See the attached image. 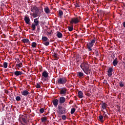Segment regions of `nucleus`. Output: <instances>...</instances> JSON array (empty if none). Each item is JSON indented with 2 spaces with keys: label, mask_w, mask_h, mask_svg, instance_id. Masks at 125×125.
<instances>
[{
  "label": "nucleus",
  "mask_w": 125,
  "mask_h": 125,
  "mask_svg": "<svg viewBox=\"0 0 125 125\" xmlns=\"http://www.w3.org/2000/svg\"><path fill=\"white\" fill-rule=\"evenodd\" d=\"M24 21L26 24L29 25L30 24V18L25 16L24 17Z\"/></svg>",
  "instance_id": "nucleus-14"
},
{
  "label": "nucleus",
  "mask_w": 125,
  "mask_h": 125,
  "mask_svg": "<svg viewBox=\"0 0 125 125\" xmlns=\"http://www.w3.org/2000/svg\"><path fill=\"white\" fill-rule=\"evenodd\" d=\"M44 81L45 82V81H46V80L45 79H44Z\"/></svg>",
  "instance_id": "nucleus-51"
},
{
  "label": "nucleus",
  "mask_w": 125,
  "mask_h": 125,
  "mask_svg": "<svg viewBox=\"0 0 125 125\" xmlns=\"http://www.w3.org/2000/svg\"><path fill=\"white\" fill-rule=\"evenodd\" d=\"M104 82H107V81H106V80H104Z\"/></svg>",
  "instance_id": "nucleus-53"
},
{
  "label": "nucleus",
  "mask_w": 125,
  "mask_h": 125,
  "mask_svg": "<svg viewBox=\"0 0 125 125\" xmlns=\"http://www.w3.org/2000/svg\"><path fill=\"white\" fill-rule=\"evenodd\" d=\"M8 65V63H7V62H3V68H4L5 69H6V68H7Z\"/></svg>",
  "instance_id": "nucleus-30"
},
{
  "label": "nucleus",
  "mask_w": 125,
  "mask_h": 125,
  "mask_svg": "<svg viewBox=\"0 0 125 125\" xmlns=\"http://www.w3.org/2000/svg\"><path fill=\"white\" fill-rule=\"evenodd\" d=\"M86 79L87 80V81H89V76H87Z\"/></svg>",
  "instance_id": "nucleus-49"
},
{
  "label": "nucleus",
  "mask_w": 125,
  "mask_h": 125,
  "mask_svg": "<svg viewBox=\"0 0 125 125\" xmlns=\"http://www.w3.org/2000/svg\"><path fill=\"white\" fill-rule=\"evenodd\" d=\"M22 42H24V43H31V42L28 39H23L22 40Z\"/></svg>",
  "instance_id": "nucleus-21"
},
{
  "label": "nucleus",
  "mask_w": 125,
  "mask_h": 125,
  "mask_svg": "<svg viewBox=\"0 0 125 125\" xmlns=\"http://www.w3.org/2000/svg\"><path fill=\"white\" fill-rule=\"evenodd\" d=\"M99 120L101 121V123H104V120H103V116L101 115L99 116Z\"/></svg>",
  "instance_id": "nucleus-25"
},
{
  "label": "nucleus",
  "mask_w": 125,
  "mask_h": 125,
  "mask_svg": "<svg viewBox=\"0 0 125 125\" xmlns=\"http://www.w3.org/2000/svg\"><path fill=\"white\" fill-rule=\"evenodd\" d=\"M66 83H67V79L65 77L59 78L56 82L58 84H65Z\"/></svg>",
  "instance_id": "nucleus-5"
},
{
  "label": "nucleus",
  "mask_w": 125,
  "mask_h": 125,
  "mask_svg": "<svg viewBox=\"0 0 125 125\" xmlns=\"http://www.w3.org/2000/svg\"><path fill=\"white\" fill-rule=\"evenodd\" d=\"M80 67L86 75H90L91 73V69L89 68L87 62H83L81 63Z\"/></svg>",
  "instance_id": "nucleus-1"
},
{
  "label": "nucleus",
  "mask_w": 125,
  "mask_h": 125,
  "mask_svg": "<svg viewBox=\"0 0 125 125\" xmlns=\"http://www.w3.org/2000/svg\"><path fill=\"white\" fill-rule=\"evenodd\" d=\"M16 66L18 68H22V67H23V63H22V62H20V63L16 64Z\"/></svg>",
  "instance_id": "nucleus-27"
},
{
  "label": "nucleus",
  "mask_w": 125,
  "mask_h": 125,
  "mask_svg": "<svg viewBox=\"0 0 125 125\" xmlns=\"http://www.w3.org/2000/svg\"><path fill=\"white\" fill-rule=\"evenodd\" d=\"M43 44H44V45H46V46L49 45V42L48 41L45 42H43Z\"/></svg>",
  "instance_id": "nucleus-38"
},
{
  "label": "nucleus",
  "mask_w": 125,
  "mask_h": 125,
  "mask_svg": "<svg viewBox=\"0 0 125 125\" xmlns=\"http://www.w3.org/2000/svg\"><path fill=\"white\" fill-rule=\"evenodd\" d=\"M95 54L97 57H98V56H99V52H98V50H95Z\"/></svg>",
  "instance_id": "nucleus-35"
},
{
  "label": "nucleus",
  "mask_w": 125,
  "mask_h": 125,
  "mask_svg": "<svg viewBox=\"0 0 125 125\" xmlns=\"http://www.w3.org/2000/svg\"><path fill=\"white\" fill-rule=\"evenodd\" d=\"M117 108L118 112H120V111H121V106L119 105H117Z\"/></svg>",
  "instance_id": "nucleus-40"
},
{
  "label": "nucleus",
  "mask_w": 125,
  "mask_h": 125,
  "mask_svg": "<svg viewBox=\"0 0 125 125\" xmlns=\"http://www.w3.org/2000/svg\"><path fill=\"white\" fill-rule=\"evenodd\" d=\"M59 103V100H58V99H54L52 101V103H53L54 107H57V106H58Z\"/></svg>",
  "instance_id": "nucleus-12"
},
{
  "label": "nucleus",
  "mask_w": 125,
  "mask_h": 125,
  "mask_svg": "<svg viewBox=\"0 0 125 125\" xmlns=\"http://www.w3.org/2000/svg\"><path fill=\"white\" fill-rule=\"evenodd\" d=\"M14 74L15 75V76H21V75H22L23 73L22 72V71H16L14 72Z\"/></svg>",
  "instance_id": "nucleus-18"
},
{
  "label": "nucleus",
  "mask_w": 125,
  "mask_h": 125,
  "mask_svg": "<svg viewBox=\"0 0 125 125\" xmlns=\"http://www.w3.org/2000/svg\"><path fill=\"white\" fill-rule=\"evenodd\" d=\"M103 113H104V117H107V114H106V112H105V111H103Z\"/></svg>",
  "instance_id": "nucleus-43"
},
{
  "label": "nucleus",
  "mask_w": 125,
  "mask_h": 125,
  "mask_svg": "<svg viewBox=\"0 0 125 125\" xmlns=\"http://www.w3.org/2000/svg\"><path fill=\"white\" fill-rule=\"evenodd\" d=\"M102 108L103 110H105L107 108V104L105 103H103L101 104Z\"/></svg>",
  "instance_id": "nucleus-22"
},
{
  "label": "nucleus",
  "mask_w": 125,
  "mask_h": 125,
  "mask_svg": "<svg viewBox=\"0 0 125 125\" xmlns=\"http://www.w3.org/2000/svg\"><path fill=\"white\" fill-rule=\"evenodd\" d=\"M60 93L62 96L66 95V93H67V89L65 87L61 88L60 90Z\"/></svg>",
  "instance_id": "nucleus-8"
},
{
  "label": "nucleus",
  "mask_w": 125,
  "mask_h": 125,
  "mask_svg": "<svg viewBox=\"0 0 125 125\" xmlns=\"http://www.w3.org/2000/svg\"><path fill=\"white\" fill-rule=\"evenodd\" d=\"M39 18L38 19H35L34 20V23L31 25L32 30L35 31L36 30V26H39L40 27V21H38Z\"/></svg>",
  "instance_id": "nucleus-4"
},
{
  "label": "nucleus",
  "mask_w": 125,
  "mask_h": 125,
  "mask_svg": "<svg viewBox=\"0 0 125 125\" xmlns=\"http://www.w3.org/2000/svg\"><path fill=\"white\" fill-rule=\"evenodd\" d=\"M65 101H66V99L64 97H61L59 99V103L60 104L62 105Z\"/></svg>",
  "instance_id": "nucleus-10"
},
{
  "label": "nucleus",
  "mask_w": 125,
  "mask_h": 125,
  "mask_svg": "<svg viewBox=\"0 0 125 125\" xmlns=\"http://www.w3.org/2000/svg\"><path fill=\"white\" fill-rule=\"evenodd\" d=\"M37 28H38V29H39V26H37Z\"/></svg>",
  "instance_id": "nucleus-52"
},
{
  "label": "nucleus",
  "mask_w": 125,
  "mask_h": 125,
  "mask_svg": "<svg viewBox=\"0 0 125 125\" xmlns=\"http://www.w3.org/2000/svg\"><path fill=\"white\" fill-rule=\"evenodd\" d=\"M21 94H22L23 96H28V95L30 94V93L29 92V91H28V90H25L21 91Z\"/></svg>",
  "instance_id": "nucleus-13"
},
{
  "label": "nucleus",
  "mask_w": 125,
  "mask_h": 125,
  "mask_svg": "<svg viewBox=\"0 0 125 125\" xmlns=\"http://www.w3.org/2000/svg\"><path fill=\"white\" fill-rule=\"evenodd\" d=\"M53 54L54 58H55V59H56L57 60H58V59H59V58H58V54H57V53H54Z\"/></svg>",
  "instance_id": "nucleus-26"
},
{
  "label": "nucleus",
  "mask_w": 125,
  "mask_h": 125,
  "mask_svg": "<svg viewBox=\"0 0 125 125\" xmlns=\"http://www.w3.org/2000/svg\"><path fill=\"white\" fill-rule=\"evenodd\" d=\"M79 18H81V17H79Z\"/></svg>",
  "instance_id": "nucleus-55"
},
{
  "label": "nucleus",
  "mask_w": 125,
  "mask_h": 125,
  "mask_svg": "<svg viewBox=\"0 0 125 125\" xmlns=\"http://www.w3.org/2000/svg\"><path fill=\"white\" fill-rule=\"evenodd\" d=\"M34 12L33 14V17L34 18H36V17H38L39 16V17H41V16L39 15V13L40 12V10H39V8L37 7L36 6L34 7Z\"/></svg>",
  "instance_id": "nucleus-6"
},
{
  "label": "nucleus",
  "mask_w": 125,
  "mask_h": 125,
  "mask_svg": "<svg viewBox=\"0 0 125 125\" xmlns=\"http://www.w3.org/2000/svg\"><path fill=\"white\" fill-rule=\"evenodd\" d=\"M66 115H62V120H63V121H65L66 120Z\"/></svg>",
  "instance_id": "nucleus-39"
},
{
  "label": "nucleus",
  "mask_w": 125,
  "mask_h": 125,
  "mask_svg": "<svg viewBox=\"0 0 125 125\" xmlns=\"http://www.w3.org/2000/svg\"><path fill=\"white\" fill-rule=\"evenodd\" d=\"M113 75V68L112 67H110L108 69L107 71V75L108 77H111Z\"/></svg>",
  "instance_id": "nucleus-11"
},
{
  "label": "nucleus",
  "mask_w": 125,
  "mask_h": 125,
  "mask_svg": "<svg viewBox=\"0 0 125 125\" xmlns=\"http://www.w3.org/2000/svg\"><path fill=\"white\" fill-rule=\"evenodd\" d=\"M44 11L46 13V14H49L50 13V10L48 7L46 6L44 8Z\"/></svg>",
  "instance_id": "nucleus-15"
},
{
  "label": "nucleus",
  "mask_w": 125,
  "mask_h": 125,
  "mask_svg": "<svg viewBox=\"0 0 125 125\" xmlns=\"http://www.w3.org/2000/svg\"><path fill=\"white\" fill-rule=\"evenodd\" d=\"M17 62V63H19V62H20V60H19V59H18Z\"/></svg>",
  "instance_id": "nucleus-50"
},
{
  "label": "nucleus",
  "mask_w": 125,
  "mask_h": 125,
  "mask_svg": "<svg viewBox=\"0 0 125 125\" xmlns=\"http://www.w3.org/2000/svg\"><path fill=\"white\" fill-rule=\"evenodd\" d=\"M69 104H71V102H69Z\"/></svg>",
  "instance_id": "nucleus-54"
},
{
  "label": "nucleus",
  "mask_w": 125,
  "mask_h": 125,
  "mask_svg": "<svg viewBox=\"0 0 125 125\" xmlns=\"http://www.w3.org/2000/svg\"><path fill=\"white\" fill-rule=\"evenodd\" d=\"M63 14H64L63 13V11H62L61 10H59V16L60 18H62L63 17Z\"/></svg>",
  "instance_id": "nucleus-23"
},
{
  "label": "nucleus",
  "mask_w": 125,
  "mask_h": 125,
  "mask_svg": "<svg viewBox=\"0 0 125 125\" xmlns=\"http://www.w3.org/2000/svg\"><path fill=\"white\" fill-rule=\"evenodd\" d=\"M78 96L79 98H83V93L82 91H78Z\"/></svg>",
  "instance_id": "nucleus-16"
},
{
  "label": "nucleus",
  "mask_w": 125,
  "mask_h": 125,
  "mask_svg": "<svg viewBox=\"0 0 125 125\" xmlns=\"http://www.w3.org/2000/svg\"><path fill=\"white\" fill-rule=\"evenodd\" d=\"M4 125V120H2L1 122V125Z\"/></svg>",
  "instance_id": "nucleus-44"
},
{
  "label": "nucleus",
  "mask_w": 125,
  "mask_h": 125,
  "mask_svg": "<svg viewBox=\"0 0 125 125\" xmlns=\"http://www.w3.org/2000/svg\"><path fill=\"white\" fill-rule=\"evenodd\" d=\"M92 0L94 1V0Z\"/></svg>",
  "instance_id": "nucleus-56"
},
{
  "label": "nucleus",
  "mask_w": 125,
  "mask_h": 125,
  "mask_svg": "<svg viewBox=\"0 0 125 125\" xmlns=\"http://www.w3.org/2000/svg\"><path fill=\"white\" fill-rule=\"evenodd\" d=\"M95 42H96V39L94 38L90 42L87 43V48H88V51H92V47H93Z\"/></svg>",
  "instance_id": "nucleus-3"
},
{
  "label": "nucleus",
  "mask_w": 125,
  "mask_h": 125,
  "mask_svg": "<svg viewBox=\"0 0 125 125\" xmlns=\"http://www.w3.org/2000/svg\"><path fill=\"white\" fill-rule=\"evenodd\" d=\"M47 34H48V36H50V35H51V32H47Z\"/></svg>",
  "instance_id": "nucleus-48"
},
{
  "label": "nucleus",
  "mask_w": 125,
  "mask_h": 125,
  "mask_svg": "<svg viewBox=\"0 0 125 125\" xmlns=\"http://www.w3.org/2000/svg\"><path fill=\"white\" fill-rule=\"evenodd\" d=\"M57 36L59 39H61L62 38H63V35L62 33L59 31L57 32Z\"/></svg>",
  "instance_id": "nucleus-20"
},
{
  "label": "nucleus",
  "mask_w": 125,
  "mask_h": 125,
  "mask_svg": "<svg viewBox=\"0 0 125 125\" xmlns=\"http://www.w3.org/2000/svg\"><path fill=\"white\" fill-rule=\"evenodd\" d=\"M40 112L41 114H43V113H44V109L43 108H41L40 109Z\"/></svg>",
  "instance_id": "nucleus-33"
},
{
  "label": "nucleus",
  "mask_w": 125,
  "mask_h": 125,
  "mask_svg": "<svg viewBox=\"0 0 125 125\" xmlns=\"http://www.w3.org/2000/svg\"><path fill=\"white\" fill-rule=\"evenodd\" d=\"M31 46H32V47H36L37 46V43L35 42H32Z\"/></svg>",
  "instance_id": "nucleus-34"
},
{
  "label": "nucleus",
  "mask_w": 125,
  "mask_h": 125,
  "mask_svg": "<svg viewBox=\"0 0 125 125\" xmlns=\"http://www.w3.org/2000/svg\"><path fill=\"white\" fill-rule=\"evenodd\" d=\"M22 122L24 123V124H27V120H26V119H27V117L24 116V117L21 118Z\"/></svg>",
  "instance_id": "nucleus-29"
},
{
  "label": "nucleus",
  "mask_w": 125,
  "mask_h": 125,
  "mask_svg": "<svg viewBox=\"0 0 125 125\" xmlns=\"http://www.w3.org/2000/svg\"><path fill=\"white\" fill-rule=\"evenodd\" d=\"M80 22V20L78 18H73L70 21V24H78Z\"/></svg>",
  "instance_id": "nucleus-7"
},
{
  "label": "nucleus",
  "mask_w": 125,
  "mask_h": 125,
  "mask_svg": "<svg viewBox=\"0 0 125 125\" xmlns=\"http://www.w3.org/2000/svg\"><path fill=\"white\" fill-rule=\"evenodd\" d=\"M31 11H32V12H33V13L35 12V9H34V7L33 8H32Z\"/></svg>",
  "instance_id": "nucleus-46"
},
{
  "label": "nucleus",
  "mask_w": 125,
  "mask_h": 125,
  "mask_svg": "<svg viewBox=\"0 0 125 125\" xmlns=\"http://www.w3.org/2000/svg\"><path fill=\"white\" fill-rule=\"evenodd\" d=\"M41 121H42V123H45V122H46V121H47V118L45 117H42L41 119Z\"/></svg>",
  "instance_id": "nucleus-28"
},
{
  "label": "nucleus",
  "mask_w": 125,
  "mask_h": 125,
  "mask_svg": "<svg viewBox=\"0 0 125 125\" xmlns=\"http://www.w3.org/2000/svg\"><path fill=\"white\" fill-rule=\"evenodd\" d=\"M42 42H48V41H49V40L48 39V38H47V37H46L45 36H42Z\"/></svg>",
  "instance_id": "nucleus-24"
},
{
  "label": "nucleus",
  "mask_w": 125,
  "mask_h": 125,
  "mask_svg": "<svg viewBox=\"0 0 125 125\" xmlns=\"http://www.w3.org/2000/svg\"><path fill=\"white\" fill-rule=\"evenodd\" d=\"M74 5L76 7H80V4H79V3H75L74 4Z\"/></svg>",
  "instance_id": "nucleus-41"
},
{
  "label": "nucleus",
  "mask_w": 125,
  "mask_h": 125,
  "mask_svg": "<svg viewBox=\"0 0 125 125\" xmlns=\"http://www.w3.org/2000/svg\"><path fill=\"white\" fill-rule=\"evenodd\" d=\"M37 88H41V85L39 83H37L36 85Z\"/></svg>",
  "instance_id": "nucleus-42"
},
{
  "label": "nucleus",
  "mask_w": 125,
  "mask_h": 125,
  "mask_svg": "<svg viewBox=\"0 0 125 125\" xmlns=\"http://www.w3.org/2000/svg\"><path fill=\"white\" fill-rule=\"evenodd\" d=\"M58 113L60 115H64L67 113L66 107L62 106V104H58Z\"/></svg>",
  "instance_id": "nucleus-2"
},
{
  "label": "nucleus",
  "mask_w": 125,
  "mask_h": 125,
  "mask_svg": "<svg viewBox=\"0 0 125 125\" xmlns=\"http://www.w3.org/2000/svg\"><path fill=\"white\" fill-rule=\"evenodd\" d=\"M16 101H20L21 100V97L20 96H17L16 97Z\"/></svg>",
  "instance_id": "nucleus-36"
},
{
  "label": "nucleus",
  "mask_w": 125,
  "mask_h": 125,
  "mask_svg": "<svg viewBox=\"0 0 125 125\" xmlns=\"http://www.w3.org/2000/svg\"><path fill=\"white\" fill-rule=\"evenodd\" d=\"M75 112H76V108H71V111H70V114H71V115H73V114H74L75 113Z\"/></svg>",
  "instance_id": "nucleus-31"
},
{
  "label": "nucleus",
  "mask_w": 125,
  "mask_h": 125,
  "mask_svg": "<svg viewBox=\"0 0 125 125\" xmlns=\"http://www.w3.org/2000/svg\"><path fill=\"white\" fill-rule=\"evenodd\" d=\"M123 27H124V28H125V21L123 22Z\"/></svg>",
  "instance_id": "nucleus-47"
},
{
  "label": "nucleus",
  "mask_w": 125,
  "mask_h": 125,
  "mask_svg": "<svg viewBox=\"0 0 125 125\" xmlns=\"http://www.w3.org/2000/svg\"><path fill=\"white\" fill-rule=\"evenodd\" d=\"M68 29L69 32H72V31H73V26H68Z\"/></svg>",
  "instance_id": "nucleus-37"
},
{
  "label": "nucleus",
  "mask_w": 125,
  "mask_h": 125,
  "mask_svg": "<svg viewBox=\"0 0 125 125\" xmlns=\"http://www.w3.org/2000/svg\"><path fill=\"white\" fill-rule=\"evenodd\" d=\"M118 63H119V61H118V58H116L114 60L112 64L113 66H117V65H118Z\"/></svg>",
  "instance_id": "nucleus-17"
},
{
  "label": "nucleus",
  "mask_w": 125,
  "mask_h": 125,
  "mask_svg": "<svg viewBox=\"0 0 125 125\" xmlns=\"http://www.w3.org/2000/svg\"><path fill=\"white\" fill-rule=\"evenodd\" d=\"M124 82L121 81L119 82V86H120V87H124Z\"/></svg>",
  "instance_id": "nucleus-32"
},
{
  "label": "nucleus",
  "mask_w": 125,
  "mask_h": 125,
  "mask_svg": "<svg viewBox=\"0 0 125 125\" xmlns=\"http://www.w3.org/2000/svg\"><path fill=\"white\" fill-rule=\"evenodd\" d=\"M77 76L79 78H83L84 77V74L83 72H79L77 73Z\"/></svg>",
  "instance_id": "nucleus-19"
},
{
  "label": "nucleus",
  "mask_w": 125,
  "mask_h": 125,
  "mask_svg": "<svg viewBox=\"0 0 125 125\" xmlns=\"http://www.w3.org/2000/svg\"><path fill=\"white\" fill-rule=\"evenodd\" d=\"M85 95H86L87 96H88V97L90 96V94H89V93H86Z\"/></svg>",
  "instance_id": "nucleus-45"
},
{
  "label": "nucleus",
  "mask_w": 125,
  "mask_h": 125,
  "mask_svg": "<svg viewBox=\"0 0 125 125\" xmlns=\"http://www.w3.org/2000/svg\"><path fill=\"white\" fill-rule=\"evenodd\" d=\"M48 77V72L46 70L43 71L42 73V79H43V78H45V79H46V78Z\"/></svg>",
  "instance_id": "nucleus-9"
}]
</instances>
